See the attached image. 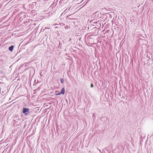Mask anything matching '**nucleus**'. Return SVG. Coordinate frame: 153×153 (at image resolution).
Segmentation results:
<instances>
[{
	"instance_id": "1",
	"label": "nucleus",
	"mask_w": 153,
	"mask_h": 153,
	"mask_svg": "<svg viewBox=\"0 0 153 153\" xmlns=\"http://www.w3.org/2000/svg\"><path fill=\"white\" fill-rule=\"evenodd\" d=\"M65 93V89L64 88H62V89L61 90L60 92V93H56V94L57 95H60L61 94H64Z\"/></svg>"
},
{
	"instance_id": "2",
	"label": "nucleus",
	"mask_w": 153,
	"mask_h": 153,
	"mask_svg": "<svg viewBox=\"0 0 153 153\" xmlns=\"http://www.w3.org/2000/svg\"><path fill=\"white\" fill-rule=\"evenodd\" d=\"M29 111V109L28 108H24L23 109L22 112L23 113L25 114V115H27V114H26V112H28Z\"/></svg>"
},
{
	"instance_id": "3",
	"label": "nucleus",
	"mask_w": 153,
	"mask_h": 153,
	"mask_svg": "<svg viewBox=\"0 0 153 153\" xmlns=\"http://www.w3.org/2000/svg\"><path fill=\"white\" fill-rule=\"evenodd\" d=\"M14 46L12 45L11 47H10L9 48V50L11 51H12L13 49Z\"/></svg>"
},
{
	"instance_id": "4",
	"label": "nucleus",
	"mask_w": 153,
	"mask_h": 153,
	"mask_svg": "<svg viewBox=\"0 0 153 153\" xmlns=\"http://www.w3.org/2000/svg\"><path fill=\"white\" fill-rule=\"evenodd\" d=\"M61 82L63 84L64 82V80L63 79H61Z\"/></svg>"
},
{
	"instance_id": "5",
	"label": "nucleus",
	"mask_w": 153,
	"mask_h": 153,
	"mask_svg": "<svg viewBox=\"0 0 153 153\" xmlns=\"http://www.w3.org/2000/svg\"><path fill=\"white\" fill-rule=\"evenodd\" d=\"M93 86H94V85L92 83H91V87L92 88V87H93Z\"/></svg>"
},
{
	"instance_id": "6",
	"label": "nucleus",
	"mask_w": 153,
	"mask_h": 153,
	"mask_svg": "<svg viewBox=\"0 0 153 153\" xmlns=\"http://www.w3.org/2000/svg\"><path fill=\"white\" fill-rule=\"evenodd\" d=\"M59 92V91H56V92H55L56 93L57 92Z\"/></svg>"
}]
</instances>
